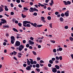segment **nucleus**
Returning <instances> with one entry per match:
<instances>
[{
	"label": "nucleus",
	"mask_w": 73,
	"mask_h": 73,
	"mask_svg": "<svg viewBox=\"0 0 73 73\" xmlns=\"http://www.w3.org/2000/svg\"><path fill=\"white\" fill-rule=\"evenodd\" d=\"M30 9H29L30 12H33L34 11H36V12H38V9H36L35 7L33 8L31 7L30 8Z\"/></svg>",
	"instance_id": "nucleus-1"
},
{
	"label": "nucleus",
	"mask_w": 73,
	"mask_h": 73,
	"mask_svg": "<svg viewBox=\"0 0 73 73\" xmlns=\"http://www.w3.org/2000/svg\"><path fill=\"white\" fill-rule=\"evenodd\" d=\"M64 5H70L71 4V2L69 1H63Z\"/></svg>",
	"instance_id": "nucleus-2"
},
{
	"label": "nucleus",
	"mask_w": 73,
	"mask_h": 73,
	"mask_svg": "<svg viewBox=\"0 0 73 73\" xmlns=\"http://www.w3.org/2000/svg\"><path fill=\"white\" fill-rule=\"evenodd\" d=\"M24 48V46H23V45L21 44L19 46V48L18 49L20 52V51H21V50H23V49Z\"/></svg>",
	"instance_id": "nucleus-3"
},
{
	"label": "nucleus",
	"mask_w": 73,
	"mask_h": 73,
	"mask_svg": "<svg viewBox=\"0 0 73 73\" xmlns=\"http://www.w3.org/2000/svg\"><path fill=\"white\" fill-rule=\"evenodd\" d=\"M20 45V42L19 41H17L15 42V46H19Z\"/></svg>",
	"instance_id": "nucleus-4"
},
{
	"label": "nucleus",
	"mask_w": 73,
	"mask_h": 73,
	"mask_svg": "<svg viewBox=\"0 0 73 73\" xmlns=\"http://www.w3.org/2000/svg\"><path fill=\"white\" fill-rule=\"evenodd\" d=\"M1 20L2 21V23L3 24H7V21H6V20H5V19H1Z\"/></svg>",
	"instance_id": "nucleus-5"
},
{
	"label": "nucleus",
	"mask_w": 73,
	"mask_h": 73,
	"mask_svg": "<svg viewBox=\"0 0 73 73\" xmlns=\"http://www.w3.org/2000/svg\"><path fill=\"white\" fill-rule=\"evenodd\" d=\"M69 11H67L66 12L64 13V15L66 17H68L69 16Z\"/></svg>",
	"instance_id": "nucleus-6"
},
{
	"label": "nucleus",
	"mask_w": 73,
	"mask_h": 73,
	"mask_svg": "<svg viewBox=\"0 0 73 73\" xmlns=\"http://www.w3.org/2000/svg\"><path fill=\"white\" fill-rule=\"evenodd\" d=\"M31 23V22L28 21H23V25H26V24H27L28 23H29V24H30Z\"/></svg>",
	"instance_id": "nucleus-7"
},
{
	"label": "nucleus",
	"mask_w": 73,
	"mask_h": 73,
	"mask_svg": "<svg viewBox=\"0 0 73 73\" xmlns=\"http://www.w3.org/2000/svg\"><path fill=\"white\" fill-rule=\"evenodd\" d=\"M30 24H31V25H33V27H36V28H37V26H36V25H37V23H35L33 24V23H32L30 22Z\"/></svg>",
	"instance_id": "nucleus-8"
},
{
	"label": "nucleus",
	"mask_w": 73,
	"mask_h": 73,
	"mask_svg": "<svg viewBox=\"0 0 73 73\" xmlns=\"http://www.w3.org/2000/svg\"><path fill=\"white\" fill-rule=\"evenodd\" d=\"M57 69L56 68H53L52 69V72L53 73H56L57 72Z\"/></svg>",
	"instance_id": "nucleus-9"
},
{
	"label": "nucleus",
	"mask_w": 73,
	"mask_h": 73,
	"mask_svg": "<svg viewBox=\"0 0 73 73\" xmlns=\"http://www.w3.org/2000/svg\"><path fill=\"white\" fill-rule=\"evenodd\" d=\"M23 25L24 26V27H31V25L29 24H27L26 25Z\"/></svg>",
	"instance_id": "nucleus-10"
},
{
	"label": "nucleus",
	"mask_w": 73,
	"mask_h": 73,
	"mask_svg": "<svg viewBox=\"0 0 73 73\" xmlns=\"http://www.w3.org/2000/svg\"><path fill=\"white\" fill-rule=\"evenodd\" d=\"M29 43H30V45H33V44H35V42H34L32 41L31 40H29Z\"/></svg>",
	"instance_id": "nucleus-11"
},
{
	"label": "nucleus",
	"mask_w": 73,
	"mask_h": 73,
	"mask_svg": "<svg viewBox=\"0 0 73 73\" xmlns=\"http://www.w3.org/2000/svg\"><path fill=\"white\" fill-rule=\"evenodd\" d=\"M27 64L28 65H29L31 64V62L30 61H29V59H27Z\"/></svg>",
	"instance_id": "nucleus-12"
},
{
	"label": "nucleus",
	"mask_w": 73,
	"mask_h": 73,
	"mask_svg": "<svg viewBox=\"0 0 73 73\" xmlns=\"http://www.w3.org/2000/svg\"><path fill=\"white\" fill-rule=\"evenodd\" d=\"M29 60L31 61L30 62V63H31V64L33 65V59H29Z\"/></svg>",
	"instance_id": "nucleus-13"
},
{
	"label": "nucleus",
	"mask_w": 73,
	"mask_h": 73,
	"mask_svg": "<svg viewBox=\"0 0 73 73\" xmlns=\"http://www.w3.org/2000/svg\"><path fill=\"white\" fill-rule=\"evenodd\" d=\"M26 69L27 70H29L31 69V68L29 66H28L26 68Z\"/></svg>",
	"instance_id": "nucleus-14"
},
{
	"label": "nucleus",
	"mask_w": 73,
	"mask_h": 73,
	"mask_svg": "<svg viewBox=\"0 0 73 73\" xmlns=\"http://www.w3.org/2000/svg\"><path fill=\"white\" fill-rule=\"evenodd\" d=\"M5 9L6 11H8L9 10L8 9V7H7V6H5Z\"/></svg>",
	"instance_id": "nucleus-15"
},
{
	"label": "nucleus",
	"mask_w": 73,
	"mask_h": 73,
	"mask_svg": "<svg viewBox=\"0 0 73 73\" xmlns=\"http://www.w3.org/2000/svg\"><path fill=\"white\" fill-rule=\"evenodd\" d=\"M11 40H14L15 41V36H12L11 37Z\"/></svg>",
	"instance_id": "nucleus-16"
},
{
	"label": "nucleus",
	"mask_w": 73,
	"mask_h": 73,
	"mask_svg": "<svg viewBox=\"0 0 73 73\" xmlns=\"http://www.w3.org/2000/svg\"><path fill=\"white\" fill-rule=\"evenodd\" d=\"M36 67L37 68H40V64H36Z\"/></svg>",
	"instance_id": "nucleus-17"
},
{
	"label": "nucleus",
	"mask_w": 73,
	"mask_h": 73,
	"mask_svg": "<svg viewBox=\"0 0 73 73\" xmlns=\"http://www.w3.org/2000/svg\"><path fill=\"white\" fill-rule=\"evenodd\" d=\"M55 67L56 68V69H60V66L57 65H56Z\"/></svg>",
	"instance_id": "nucleus-18"
},
{
	"label": "nucleus",
	"mask_w": 73,
	"mask_h": 73,
	"mask_svg": "<svg viewBox=\"0 0 73 73\" xmlns=\"http://www.w3.org/2000/svg\"><path fill=\"white\" fill-rule=\"evenodd\" d=\"M22 17H23V19H24V18H25L26 17H27V16L24 15V14H22Z\"/></svg>",
	"instance_id": "nucleus-19"
},
{
	"label": "nucleus",
	"mask_w": 73,
	"mask_h": 73,
	"mask_svg": "<svg viewBox=\"0 0 73 73\" xmlns=\"http://www.w3.org/2000/svg\"><path fill=\"white\" fill-rule=\"evenodd\" d=\"M60 21L62 22L64 21V19L62 17H60Z\"/></svg>",
	"instance_id": "nucleus-20"
},
{
	"label": "nucleus",
	"mask_w": 73,
	"mask_h": 73,
	"mask_svg": "<svg viewBox=\"0 0 73 73\" xmlns=\"http://www.w3.org/2000/svg\"><path fill=\"white\" fill-rule=\"evenodd\" d=\"M3 28H9V26L6 25V26H3Z\"/></svg>",
	"instance_id": "nucleus-21"
},
{
	"label": "nucleus",
	"mask_w": 73,
	"mask_h": 73,
	"mask_svg": "<svg viewBox=\"0 0 73 73\" xmlns=\"http://www.w3.org/2000/svg\"><path fill=\"white\" fill-rule=\"evenodd\" d=\"M13 29L14 31H15V32H18V31H17V30L15 28H13Z\"/></svg>",
	"instance_id": "nucleus-22"
},
{
	"label": "nucleus",
	"mask_w": 73,
	"mask_h": 73,
	"mask_svg": "<svg viewBox=\"0 0 73 73\" xmlns=\"http://www.w3.org/2000/svg\"><path fill=\"white\" fill-rule=\"evenodd\" d=\"M2 11H3V7L0 6V13Z\"/></svg>",
	"instance_id": "nucleus-23"
},
{
	"label": "nucleus",
	"mask_w": 73,
	"mask_h": 73,
	"mask_svg": "<svg viewBox=\"0 0 73 73\" xmlns=\"http://www.w3.org/2000/svg\"><path fill=\"white\" fill-rule=\"evenodd\" d=\"M38 5H40V6H41V7H44V5L43 4H41V3H38Z\"/></svg>",
	"instance_id": "nucleus-24"
},
{
	"label": "nucleus",
	"mask_w": 73,
	"mask_h": 73,
	"mask_svg": "<svg viewBox=\"0 0 73 73\" xmlns=\"http://www.w3.org/2000/svg\"><path fill=\"white\" fill-rule=\"evenodd\" d=\"M36 70L38 72H40V69L39 68H36Z\"/></svg>",
	"instance_id": "nucleus-25"
},
{
	"label": "nucleus",
	"mask_w": 73,
	"mask_h": 73,
	"mask_svg": "<svg viewBox=\"0 0 73 73\" xmlns=\"http://www.w3.org/2000/svg\"><path fill=\"white\" fill-rule=\"evenodd\" d=\"M47 19L48 20H51V17L50 16L48 17Z\"/></svg>",
	"instance_id": "nucleus-26"
},
{
	"label": "nucleus",
	"mask_w": 73,
	"mask_h": 73,
	"mask_svg": "<svg viewBox=\"0 0 73 73\" xmlns=\"http://www.w3.org/2000/svg\"><path fill=\"white\" fill-rule=\"evenodd\" d=\"M49 63H50V64H53V60H50L49 61Z\"/></svg>",
	"instance_id": "nucleus-27"
},
{
	"label": "nucleus",
	"mask_w": 73,
	"mask_h": 73,
	"mask_svg": "<svg viewBox=\"0 0 73 73\" xmlns=\"http://www.w3.org/2000/svg\"><path fill=\"white\" fill-rule=\"evenodd\" d=\"M69 39L71 41L73 40V38L72 37H70Z\"/></svg>",
	"instance_id": "nucleus-28"
},
{
	"label": "nucleus",
	"mask_w": 73,
	"mask_h": 73,
	"mask_svg": "<svg viewBox=\"0 0 73 73\" xmlns=\"http://www.w3.org/2000/svg\"><path fill=\"white\" fill-rule=\"evenodd\" d=\"M42 25H37V27H38V28H40V27H42Z\"/></svg>",
	"instance_id": "nucleus-29"
},
{
	"label": "nucleus",
	"mask_w": 73,
	"mask_h": 73,
	"mask_svg": "<svg viewBox=\"0 0 73 73\" xmlns=\"http://www.w3.org/2000/svg\"><path fill=\"white\" fill-rule=\"evenodd\" d=\"M33 16H37V13L35 12L34 13V14H33Z\"/></svg>",
	"instance_id": "nucleus-30"
},
{
	"label": "nucleus",
	"mask_w": 73,
	"mask_h": 73,
	"mask_svg": "<svg viewBox=\"0 0 73 73\" xmlns=\"http://www.w3.org/2000/svg\"><path fill=\"white\" fill-rule=\"evenodd\" d=\"M61 16L62 17H64V16H65V14H64V13H62L61 14Z\"/></svg>",
	"instance_id": "nucleus-31"
},
{
	"label": "nucleus",
	"mask_w": 73,
	"mask_h": 73,
	"mask_svg": "<svg viewBox=\"0 0 73 73\" xmlns=\"http://www.w3.org/2000/svg\"><path fill=\"white\" fill-rule=\"evenodd\" d=\"M59 59H60V60H62V56H59Z\"/></svg>",
	"instance_id": "nucleus-32"
},
{
	"label": "nucleus",
	"mask_w": 73,
	"mask_h": 73,
	"mask_svg": "<svg viewBox=\"0 0 73 73\" xmlns=\"http://www.w3.org/2000/svg\"><path fill=\"white\" fill-rule=\"evenodd\" d=\"M41 20H42V21L44 20H45V18H44V17H41Z\"/></svg>",
	"instance_id": "nucleus-33"
},
{
	"label": "nucleus",
	"mask_w": 73,
	"mask_h": 73,
	"mask_svg": "<svg viewBox=\"0 0 73 73\" xmlns=\"http://www.w3.org/2000/svg\"><path fill=\"white\" fill-rule=\"evenodd\" d=\"M32 52H33V54H34V55H36L37 54L36 52H35V51H33Z\"/></svg>",
	"instance_id": "nucleus-34"
},
{
	"label": "nucleus",
	"mask_w": 73,
	"mask_h": 73,
	"mask_svg": "<svg viewBox=\"0 0 73 73\" xmlns=\"http://www.w3.org/2000/svg\"><path fill=\"white\" fill-rule=\"evenodd\" d=\"M18 25L19 26V27H21V25H22V24H21V23H18Z\"/></svg>",
	"instance_id": "nucleus-35"
},
{
	"label": "nucleus",
	"mask_w": 73,
	"mask_h": 73,
	"mask_svg": "<svg viewBox=\"0 0 73 73\" xmlns=\"http://www.w3.org/2000/svg\"><path fill=\"white\" fill-rule=\"evenodd\" d=\"M49 27L51 28H52V23H50L49 24Z\"/></svg>",
	"instance_id": "nucleus-36"
},
{
	"label": "nucleus",
	"mask_w": 73,
	"mask_h": 73,
	"mask_svg": "<svg viewBox=\"0 0 73 73\" xmlns=\"http://www.w3.org/2000/svg\"><path fill=\"white\" fill-rule=\"evenodd\" d=\"M56 60H59V57L58 56H56L55 57Z\"/></svg>",
	"instance_id": "nucleus-37"
},
{
	"label": "nucleus",
	"mask_w": 73,
	"mask_h": 73,
	"mask_svg": "<svg viewBox=\"0 0 73 73\" xmlns=\"http://www.w3.org/2000/svg\"><path fill=\"white\" fill-rule=\"evenodd\" d=\"M14 54V55H16L17 54V52H16L13 51Z\"/></svg>",
	"instance_id": "nucleus-38"
},
{
	"label": "nucleus",
	"mask_w": 73,
	"mask_h": 73,
	"mask_svg": "<svg viewBox=\"0 0 73 73\" xmlns=\"http://www.w3.org/2000/svg\"><path fill=\"white\" fill-rule=\"evenodd\" d=\"M16 2L17 3H20V0H16Z\"/></svg>",
	"instance_id": "nucleus-39"
},
{
	"label": "nucleus",
	"mask_w": 73,
	"mask_h": 73,
	"mask_svg": "<svg viewBox=\"0 0 73 73\" xmlns=\"http://www.w3.org/2000/svg\"><path fill=\"white\" fill-rule=\"evenodd\" d=\"M52 60L53 61H55L56 60V58H52Z\"/></svg>",
	"instance_id": "nucleus-40"
},
{
	"label": "nucleus",
	"mask_w": 73,
	"mask_h": 73,
	"mask_svg": "<svg viewBox=\"0 0 73 73\" xmlns=\"http://www.w3.org/2000/svg\"><path fill=\"white\" fill-rule=\"evenodd\" d=\"M26 46L27 48H29V44H27L26 45Z\"/></svg>",
	"instance_id": "nucleus-41"
},
{
	"label": "nucleus",
	"mask_w": 73,
	"mask_h": 73,
	"mask_svg": "<svg viewBox=\"0 0 73 73\" xmlns=\"http://www.w3.org/2000/svg\"><path fill=\"white\" fill-rule=\"evenodd\" d=\"M14 40H11V42L12 44H14Z\"/></svg>",
	"instance_id": "nucleus-42"
},
{
	"label": "nucleus",
	"mask_w": 73,
	"mask_h": 73,
	"mask_svg": "<svg viewBox=\"0 0 73 73\" xmlns=\"http://www.w3.org/2000/svg\"><path fill=\"white\" fill-rule=\"evenodd\" d=\"M48 66L49 67H51L52 66V64L50 63H49L48 64Z\"/></svg>",
	"instance_id": "nucleus-43"
},
{
	"label": "nucleus",
	"mask_w": 73,
	"mask_h": 73,
	"mask_svg": "<svg viewBox=\"0 0 73 73\" xmlns=\"http://www.w3.org/2000/svg\"><path fill=\"white\" fill-rule=\"evenodd\" d=\"M37 64V62L36 61H34L33 62V64Z\"/></svg>",
	"instance_id": "nucleus-44"
},
{
	"label": "nucleus",
	"mask_w": 73,
	"mask_h": 73,
	"mask_svg": "<svg viewBox=\"0 0 73 73\" xmlns=\"http://www.w3.org/2000/svg\"><path fill=\"white\" fill-rule=\"evenodd\" d=\"M59 50L60 51H62V48H59Z\"/></svg>",
	"instance_id": "nucleus-45"
},
{
	"label": "nucleus",
	"mask_w": 73,
	"mask_h": 73,
	"mask_svg": "<svg viewBox=\"0 0 73 73\" xmlns=\"http://www.w3.org/2000/svg\"><path fill=\"white\" fill-rule=\"evenodd\" d=\"M40 63H44L45 62L42 60H40Z\"/></svg>",
	"instance_id": "nucleus-46"
},
{
	"label": "nucleus",
	"mask_w": 73,
	"mask_h": 73,
	"mask_svg": "<svg viewBox=\"0 0 73 73\" xmlns=\"http://www.w3.org/2000/svg\"><path fill=\"white\" fill-rule=\"evenodd\" d=\"M26 41L25 40H23V44H25L26 43Z\"/></svg>",
	"instance_id": "nucleus-47"
},
{
	"label": "nucleus",
	"mask_w": 73,
	"mask_h": 73,
	"mask_svg": "<svg viewBox=\"0 0 73 73\" xmlns=\"http://www.w3.org/2000/svg\"><path fill=\"white\" fill-rule=\"evenodd\" d=\"M56 49H54L53 50V52L54 53H56Z\"/></svg>",
	"instance_id": "nucleus-48"
},
{
	"label": "nucleus",
	"mask_w": 73,
	"mask_h": 73,
	"mask_svg": "<svg viewBox=\"0 0 73 73\" xmlns=\"http://www.w3.org/2000/svg\"><path fill=\"white\" fill-rule=\"evenodd\" d=\"M10 5L11 7H13L14 5L12 3H11L10 4Z\"/></svg>",
	"instance_id": "nucleus-49"
},
{
	"label": "nucleus",
	"mask_w": 73,
	"mask_h": 73,
	"mask_svg": "<svg viewBox=\"0 0 73 73\" xmlns=\"http://www.w3.org/2000/svg\"><path fill=\"white\" fill-rule=\"evenodd\" d=\"M64 28L66 29H68V26H65Z\"/></svg>",
	"instance_id": "nucleus-50"
},
{
	"label": "nucleus",
	"mask_w": 73,
	"mask_h": 73,
	"mask_svg": "<svg viewBox=\"0 0 73 73\" xmlns=\"http://www.w3.org/2000/svg\"><path fill=\"white\" fill-rule=\"evenodd\" d=\"M29 49H33V47L31 46H29Z\"/></svg>",
	"instance_id": "nucleus-51"
},
{
	"label": "nucleus",
	"mask_w": 73,
	"mask_h": 73,
	"mask_svg": "<svg viewBox=\"0 0 73 73\" xmlns=\"http://www.w3.org/2000/svg\"><path fill=\"white\" fill-rule=\"evenodd\" d=\"M3 44V45H4V46H5V45H7V43L6 42H4Z\"/></svg>",
	"instance_id": "nucleus-52"
},
{
	"label": "nucleus",
	"mask_w": 73,
	"mask_h": 73,
	"mask_svg": "<svg viewBox=\"0 0 73 73\" xmlns=\"http://www.w3.org/2000/svg\"><path fill=\"white\" fill-rule=\"evenodd\" d=\"M49 4H50V6H51L52 7V6H53V4L52 3H50V2Z\"/></svg>",
	"instance_id": "nucleus-53"
},
{
	"label": "nucleus",
	"mask_w": 73,
	"mask_h": 73,
	"mask_svg": "<svg viewBox=\"0 0 73 73\" xmlns=\"http://www.w3.org/2000/svg\"><path fill=\"white\" fill-rule=\"evenodd\" d=\"M11 15H14V12H11Z\"/></svg>",
	"instance_id": "nucleus-54"
},
{
	"label": "nucleus",
	"mask_w": 73,
	"mask_h": 73,
	"mask_svg": "<svg viewBox=\"0 0 73 73\" xmlns=\"http://www.w3.org/2000/svg\"><path fill=\"white\" fill-rule=\"evenodd\" d=\"M47 9H48V10L49 11H50V10H51V8L49 7H48L47 8Z\"/></svg>",
	"instance_id": "nucleus-55"
},
{
	"label": "nucleus",
	"mask_w": 73,
	"mask_h": 73,
	"mask_svg": "<svg viewBox=\"0 0 73 73\" xmlns=\"http://www.w3.org/2000/svg\"><path fill=\"white\" fill-rule=\"evenodd\" d=\"M37 60L38 61H39V60H41V58H40L38 57L37 58Z\"/></svg>",
	"instance_id": "nucleus-56"
},
{
	"label": "nucleus",
	"mask_w": 73,
	"mask_h": 73,
	"mask_svg": "<svg viewBox=\"0 0 73 73\" xmlns=\"http://www.w3.org/2000/svg\"><path fill=\"white\" fill-rule=\"evenodd\" d=\"M13 58L14 59V60H16V61H17V58H16V57H14Z\"/></svg>",
	"instance_id": "nucleus-57"
},
{
	"label": "nucleus",
	"mask_w": 73,
	"mask_h": 73,
	"mask_svg": "<svg viewBox=\"0 0 73 73\" xmlns=\"http://www.w3.org/2000/svg\"><path fill=\"white\" fill-rule=\"evenodd\" d=\"M30 4L31 5H33V2H31L30 3Z\"/></svg>",
	"instance_id": "nucleus-58"
},
{
	"label": "nucleus",
	"mask_w": 73,
	"mask_h": 73,
	"mask_svg": "<svg viewBox=\"0 0 73 73\" xmlns=\"http://www.w3.org/2000/svg\"><path fill=\"white\" fill-rule=\"evenodd\" d=\"M18 23H19V21H15V24H18Z\"/></svg>",
	"instance_id": "nucleus-59"
},
{
	"label": "nucleus",
	"mask_w": 73,
	"mask_h": 73,
	"mask_svg": "<svg viewBox=\"0 0 73 73\" xmlns=\"http://www.w3.org/2000/svg\"><path fill=\"white\" fill-rule=\"evenodd\" d=\"M38 48H39V49L41 47V46L40 45H38Z\"/></svg>",
	"instance_id": "nucleus-60"
},
{
	"label": "nucleus",
	"mask_w": 73,
	"mask_h": 73,
	"mask_svg": "<svg viewBox=\"0 0 73 73\" xmlns=\"http://www.w3.org/2000/svg\"><path fill=\"white\" fill-rule=\"evenodd\" d=\"M23 66L24 67H26L27 66V64H23Z\"/></svg>",
	"instance_id": "nucleus-61"
},
{
	"label": "nucleus",
	"mask_w": 73,
	"mask_h": 73,
	"mask_svg": "<svg viewBox=\"0 0 73 73\" xmlns=\"http://www.w3.org/2000/svg\"><path fill=\"white\" fill-rule=\"evenodd\" d=\"M55 14L56 15H58V12H55Z\"/></svg>",
	"instance_id": "nucleus-62"
},
{
	"label": "nucleus",
	"mask_w": 73,
	"mask_h": 73,
	"mask_svg": "<svg viewBox=\"0 0 73 73\" xmlns=\"http://www.w3.org/2000/svg\"><path fill=\"white\" fill-rule=\"evenodd\" d=\"M18 7H19V8H22V6L20 4L18 5Z\"/></svg>",
	"instance_id": "nucleus-63"
},
{
	"label": "nucleus",
	"mask_w": 73,
	"mask_h": 73,
	"mask_svg": "<svg viewBox=\"0 0 73 73\" xmlns=\"http://www.w3.org/2000/svg\"><path fill=\"white\" fill-rule=\"evenodd\" d=\"M70 56H71V57H72V59H73V54H71Z\"/></svg>",
	"instance_id": "nucleus-64"
}]
</instances>
